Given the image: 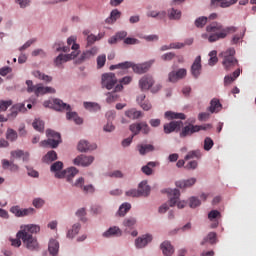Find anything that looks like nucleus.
I'll return each mask as SVG.
<instances>
[{"label": "nucleus", "instance_id": "obj_1", "mask_svg": "<svg viewBox=\"0 0 256 256\" xmlns=\"http://www.w3.org/2000/svg\"><path fill=\"white\" fill-rule=\"evenodd\" d=\"M233 33H237V27H224L223 24L219 22H212L210 25L206 26V33L201 34V37L206 39L208 43H217V41H221V39H227L228 35H232Z\"/></svg>", "mask_w": 256, "mask_h": 256}, {"label": "nucleus", "instance_id": "obj_2", "mask_svg": "<svg viewBox=\"0 0 256 256\" xmlns=\"http://www.w3.org/2000/svg\"><path fill=\"white\" fill-rule=\"evenodd\" d=\"M220 57H222V65L226 71H231L233 67L239 65V61L235 59V48L233 47L221 52Z\"/></svg>", "mask_w": 256, "mask_h": 256}, {"label": "nucleus", "instance_id": "obj_3", "mask_svg": "<svg viewBox=\"0 0 256 256\" xmlns=\"http://www.w3.org/2000/svg\"><path fill=\"white\" fill-rule=\"evenodd\" d=\"M18 239H21L25 249L31 252H39L41 251V244H39V240L37 236H33L32 234H24L19 235L16 234Z\"/></svg>", "mask_w": 256, "mask_h": 256}, {"label": "nucleus", "instance_id": "obj_4", "mask_svg": "<svg viewBox=\"0 0 256 256\" xmlns=\"http://www.w3.org/2000/svg\"><path fill=\"white\" fill-rule=\"evenodd\" d=\"M47 140L40 142V147H51V149H57L61 143V134L55 130H46Z\"/></svg>", "mask_w": 256, "mask_h": 256}, {"label": "nucleus", "instance_id": "obj_5", "mask_svg": "<svg viewBox=\"0 0 256 256\" xmlns=\"http://www.w3.org/2000/svg\"><path fill=\"white\" fill-rule=\"evenodd\" d=\"M166 193L169 198L168 203L170 207H175V205H177L178 209H185L187 202L179 200L181 197V191H179V189L168 188L166 189Z\"/></svg>", "mask_w": 256, "mask_h": 256}, {"label": "nucleus", "instance_id": "obj_6", "mask_svg": "<svg viewBox=\"0 0 256 256\" xmlns=\"http://www.w3.org/2000/svg\"><path fill=\"white\" fill-rule=\"evenodd\" d=\"M9 211L12 213V215H14V217H17L18 219L29 217L30 215H35L36 213L35 208L33 207L21 208L19 205L10 207Z\"/></svg>", "mask_w": 256, "mask_h": 256}, {"label": "nucleus", "instance_id": "obj_7", "mask_svg": "<svg viewBox=\"0 0 256 256\" xmlns=\"http://www.w3.org/2000/svg\"><path fill=\"white\" fill-rule=\"evenodd\" d=\"M101 85L103 89L111 91V89H113V87L117 85V76H115V74L111 72L102 74Z\"/></svg>", "mask_w": 256, "mask_h": 256}, {"label": "nucleus", "instance_id": "obj_8", "mask_svg": "<svg viewBox=\"0 0 256 256\" xmlns=\"http://www.w3.org/2000/svg\"><path fill=\"white\" fill-rule=\"evenodd\" d=\"M77 55H79V52L76 51H73L70 54L60 53L56 58H54V65L58 69H61V67H63V63H67L68 61L75 59Z\"/></svg>", "mask_w": 256, "mask_h": 256}, {"label": "nucleus", "instance_id": "obj_9", "mask_svg": "<svg viewBox=\"0 0 256 256\" xmlns=\"http://www.w3.org/2000/svg\"><path fill=\"white\" fill-rule=\"evenodd\" d=\"M93 161H95L94 156L81 154L74 158L73 164L77 167H90V165H93Z\"/></svg>", "mask_w": 256, "mask_h": 256}, {"label": "nucleus", "instance_id": "obj_10", "mask_svg": "<svg viewBox=\"0 0 256 256\" xmlns=\"http://www.w3.org/2000/svg\"><path fill=\"white\" fill-rule=\"evenodd\" d=\"M38 233H41L39 224H26L21 226V230L16 235H37Z\"/></svg>", "mask_w": 256, "mask_h": 256}, {"label": "nucleus", "instance_id": "obj_11", "mask_svg": "<svg viewBox=\"0 0 256 256\" xmlns=\"http://www.w3.org/2000/svg\"><path fill=\"white\" fill-rule=\"evenodd\" d=\"M153 241V235L147 233L143 234L140 237L136 238L134 241V245L136 249H145Z\"/></svg>", "mask_w": 256, "mask_h": 256}, {"label": "nucleus", "instance_id": "obj_12", "mask_svg": "<svg viewBox=\"0 0 256 256\" xmlns=\"http://www.w3.org/2000/svg\"><path fill=\"white\" fill-rule=\"evenodd\" d=\"M203 71V65H201V56H197L191 65L190 73L194 79H199Z\"/></svg>", "mask_w": 256, "mask_h": 256}, {"label": "nucleus", "instance_id": "obj_13", "mask_svg": "<svg viewBox=\"0 0 256 256\" xmlns=\"http://www.w3.org/2000/svg\"><path fill=\"white\" fill-rule=\"evenodd\" d=\"M77 149L80 153H89L97 149V143L89 142L87 140H80L78 142Z\"/></svg>", "mask_w": 256, "mask_h": 256}, {"label": "nucleus", "instance_id": "obj_14", "mask_svg": "<svg viewBox=\"0 0 256 256\" xmlns=\"http://www.w3.org/2000/svg\"><path fill=\"white\" fill-rule=\"evenodd\" d=\"M183 127V121H171L170 123L164 124V133L171 135V133H179Z\"/></svg>", "mask_w": 256, "mask_h": 256}, {"label": "nucleus", "instance_id": "obj_15", "mask_svg": "<svg viewBox=\"0 0 256 256\" xmlns=\"http://www.w3.org/2000/svg\"><path fill=\"white\" fill-rule=\"evenodd\" d=\"M25 111H27V108L25 107V103L14 104L10 109V113H8L7 115V121H9V119L11 120L16 119L19 113H25Z\"/></svg>", "mask_w": 256, "mask_h": 256}, {"label": "nucleus", "instance_id": "obj_16", "mask_svg": "<svg viewBox=\"0 0 256 256\" xmlns=\"http://www.w3.org/2000/svg\"><path fill=\"white\" fill-rule=\"evenodd\" d=\"M51 173H54L56 179H65V170H63V162L56 161L50 166Z\"/></svg>", "mask_w": 256, "mask_h": 256}, {"label": "nucleus", "instance_id": "obj_17", "mask_svg": "<svg viewBox=\"0 0 256 256\" xmlns=\"http://www.w3.org/2000/svg\"><path fill=\"white\" fill-rule=\"evenodd\" d=\"M122 227H124V233L129 234L135 227H137V218L134 216H128L122 221Z\"/></svg>", "mask_w": 256, "mask_h": 256}, {"label": "nucleus", "instance_id": "obj_18", "mask_svg": "<svg viewBox=\"0 0 256 256\" xmlns=\"http://www.w3.org/2000/svg\"><path fill=\"white\" fill-rule=\"evenodd\" d=\"M155 85V80L153 79V76L147 74L144 75L140 80H139V87L141 91H149L151 87Z\"/></svg>", "mask_w": 256, "mask_h": 256}, {"label": "nucleus", "instance_id": "obj_19", "mask_svg": "<svg viewBox=\"0 0 256 256\" xmlns=\"http://www.w3.org/2000/svg\"><path fill=\"white\" fill-rule=\"evenodd\" d=\"M155 63V60H150L148 62H144L142 64H134L132 63V69L134 73H137L138 75H143V73H147L149 69H151V65Z\"/></svg>", "mask_w": 256, "mask_h": 256}, {"label": "nucleus", "instance_id": "obj_20", "mask_svg": "<svg viewBox=\"0 0 256 256\" xmlns=\"http://www.w3.org/2000/svg\"><path fill=\"white\" fill-rule=\"evenodd\" d=\"M55 93H57L55 88L51 86H43V84L39 83L37 84L36 92L34 95H36V97H41L43 95H53Z\"/></svg>", "mask_w": 256, "mask_h": 256}, {"label": "nucleus", "instance_id": "obj_21", "mask_svg": "<svg viewBox=\"0 0 256 256\" xmlns=\"http://www.w3.org/2000/svg\"><path fill=\"white\" fill-rule=\"evenodd\" d=\"M97 53H99V47L97 46H94L89 50H85L78 58V63H83L88 61V59H92V57H95Z\"/></svg>", "mask_w": 256, "mask_h": 256}, {"label": "nucleus", "instance_id": "obj_22", "mask_svg": "<svg viewBox=\"0 0 256 256\" xmlns=\"http://www.w3.org/2000/svg\"><path fill=\"white\" fill-rule=\"evenodd\" d=\"M123 235V230L119 226H112L103 232L102 237L106 239H111V237H121Z\"/></svg>", "mask_w": 256, "mask_h": 256}, {"label": "nucleus", "instance_id": "obj_23", "mask_svg": "<svg viewBox=\"0 0 256 256\" xmlns=\"http://www.w3.org/2000/svg\"><path fill=\"white\" fill-rule=\"evenodd\" d=\"M52 104L54 111H71V105L63 102V100L59 98H54Z\"/></svg>", "mask_w": 256, "mask_h": 256}, {"label": "nucleus", "instance_id": "obj_24", "mask_svg": "<svg viewBox=\"0 0 256 256\" xmlns=\"http://www.w3.org/2000/svg\"><path fill=\"white\" fill-rule=\"evenodd\" d=\"M197 183V178H189L186 180H178L175 182V185L178 189H189V187H193Z\"/></svg>", "mask_w": 256, "mask_h": 256}, {"label": "nucleus", "instance_id": "obj_25", "mask_svg": "<svg viewBox=\"0 0 256 256\" xmlns=\"http://www.w3.org/2000/svg\"><path fill=\"white\" fill-rule=\"evenodd\" d=\"M196 129H198V127H195V125L188 124L181 129L179 136L181 139H185V137H191L193 133H197Z\"/></svg>", "mask_w": 256, "mask_h": 256}, {"label": "nucleus", "instance_id": "obj_26", "mask_svg": "<svg viewBox=\"0 0 256 256\" xmlns=\"http://www.w3.org/2000/svg\"><path fill=\"white\" fill-rule=\"evenodd\" d=\"M79 174V169L76 167H69L67 169H64V179L70 184L73 183V179L75 176Z\"/></svg>", "mask_w": 256, "mask_h": 256}, {"label": "nucleus", "instance_id": "obj_27", "mask_svg": "<svg viewBox=\"0 0 256 256\" xmlns=\"http://www.w3.org/2000/svg\"><path fill=\"white\" fill-rule=\"evenodd\" d=\"M48 253L51 256L59 255V241L55 238H51L48 242Z\"/></svg>", "mask_w": 256, "mask_h": 256}, {"label": "nucleus", "instance_id": "obj_28", "mask_svg": "<svg viewBox=\"0 0 256 256\" xmlns=\"http://www.w3.org/2000/svg\"><path fill=\"white\" fill-rule=\"evenodd\" d=\"M137 190L140 197H149L151 195V186L147 184L146 180L139 183Z\"/></svg>", "mask_w": 256, "mask_h": 256}, {"label": "nucleus", "instance_id": "obj_29", "mask_svg": "<svg viewBox=\"0 0 256 256\" xmlns=\"http://www.w3.org/2000/svg\"><path fill=\"white\" fill-rule=\"evenodd\" d=\"M79 231H81V223L76 222L72 225L70 229H68L66 233V238L71 240L75 239V237L79 235Z\"/></svg>", "mask_w": 256, "mask_h": 256}, {"label": "nucleus", "instance_id": "obj_30", "mask_svg": "<svg viewBox=\"0 0 256 256\" xmlns=\"http://www.w3.org/2000/svg\"><path fill=\"white\" fill-rule=\"evenodd\" d=\"M183 13L179 9L169 8L167 10V17L170 21H181Z\"/></svg>", "mask_w": 256, "mask_h": 256}, {"label": "nucleus", "instance_id": "obj_31", "mask_svg": "<svg viewBox=\"0 0 256 256\" xmlns=\"http://www.w3.org/2000/svg\"><path fill=\"white\" fill-rule=\"evenodd\" d=\"M160 249L164 256H171L175 253V248H173V245H171V242L169 241H164L160 245Z\"/></svg>", "mask_w": 256, "mask_h": 256}, {"label": "nucleus", "instance_id": "obj_32", "mask_svg": "<svg viewBox=\"0 0 256 256\" xmlns=\"http://www.w3.org/2000/svg\"><path fill=\"white\" fill-rule=\"evenodd\" d=\"M165 119H168V121H171L173 119H180L181 121H185L187 119V116L184 113L179 112H173V111H166L164 113Z\"/></svg>", "mask_w": 256, "mask_h": 256}, {"label": "nucleus", "instance_id": "obj_33", "mask_svg": "<svg viewBox=\"0 0 256 256\" xmlns=\"http://www.w3.org/2000/svg\"><path fill=\"white\" fill-rule=\"evenodd\" d=\"M32 75L36 78L39 79V81H43V83H51L53 81V77L50 75H47L39 70H35L32 72Z\"/></svg>", "mask_w": 256, "mask_h": 256}, {"label": "nucleus", "instance_id": "obj_34", "mask_svg": "<svg viewBox=\"0 0 256 256\" xmlns=\"http://www.w3.org/2000/svg\"><path fill=\"white\" fill-rule=\"evenodd\" d=\"M66 119L68 121H74L76 125H83V118L79 117V114H77V112L68 110L66 113Z\"/></svg>", "mask_w": 256, "mask_h": 256}, {"label": "nucleus", "instance_id": "obj_35", "mask_svg": "<svg viewBox=\"0 0 256 256\" xmlns=\"http://www.w3.org/2000/svg\"><path fill=\"white\" fill-rule=\"evenodd\" d=\"M52 49H54L56 53H69V46H65V42L62 40H56L52 46Z\"/></svg>", "mask_w": 256, "mask_h": 256}, {"label": "nucleus", "instance_id": "obj_36", "mask_svg": "<svg viewBox=\"0 0 256 256\" xmlns=\"http://www.w3.org/2000/svg\"><path fill=\"white\" fill-rule=\"evenodd\" d=\"M221 109H223V105L221 104L219 99L213 98L210 101V106L208 108V111H210L211 113H219V111H221Z\"/></svg>", "mask_w": 256, "mask_h": 256}, {"label": "nucleus", "instance_id": "obj_37", "mask_svg": "<svg viewBox=\"0 0 256 256\" xmlns=\"http://www.w3.org/2000/svg\"><path fill=\"white\" fill-rule=\"evenodd\" d=\"M159 165V162H148L146 165L142 166L141 171L144 175L151 176L153 175V169Z\"/></svg>", "mask_w": 256, "mask_h": 256}, {"label": "nucleus", "instance_id": "obj_38", "mask_svg": "<svg viewBox=\"0 0 256 256\" xmlns=\"http://www.w3.org/2000/svg\"><path fill=\"white\" fill-rule=\"evenodd\" d=\"M129 211H131V203L124 202L119 206L116 215H118V217H125Z\"/></svg>", "mask_w": 256, "mask_h": 256}, {"label": "nucleus", "instance_id": "obj_39", "mask_svg": "<svg viewBox=\"0 0 256 256\" xmlns=\"http://www.w3.org/2000/svg\"><path fill=\"white\" fill-rule=\"evenodd\" d=\"M137 149L140 155H147V153L155 151V146L153 144H139Z\"/></svg>", "mask_w": 256, "mask_h": 256}, {"label": "nucleus", "instance_id": "obj_40", "mask_svg": "<svg viewBox=\"0 0 256 256\" xmlns=\"http://www.w3.org/2000/svg\"><path fill=\"white\" fill-rule=\"evenodd\" d=\"M121 17V11L114 9L110 12V16L108 18H106V23H108V25H113V23H115L117 21V19H119Z\"/></svg>", "mask_w": 256, "mask_h": 256}, {"label": "nucleus", "instance_id": "obj_41", "mask_svg": "<svg viewBox=\"0 0 256 256\" xmlns=\"http://www.w3.org/2000/svg\"><path fill=\"white\" fill-rule=\"evenodd\" d=\"M133 81L132 76H125L122 79L118 81L119 84L115 86V91H123V85H130V83Z\"/></svg>", "mask_w": 256, "mask_h": 256}, {"label": "nucleus", "instance_id": "obj_42", "mask_svg": "<svg viewBox=\"0 0 256 256\" xmlns=\"http://www.w3.org/2000/svg\"><path fill=\"white\" fill-rule=\"evenodd\" d=\"M84 108L90 113H97V111H101V105L97 102H84Z\"/></svg>", "mask_w": 256, "mask_h": 256}, {"label": "nucleus", "instance_id": "obj_43", "mask_svg": "<svg viewBox=\"0 0 256 256\" xmlns=\"http://www.w3.org/2000/svg\"><path fill=\"white\" fill-rule=\"evenodd\" d=\"M43 163H53V161H57V152L55 150H51L46 153V155L42 158Z\"/></svg>", "mask_w": 256, "mask_h": 256}, {"label": "nucleus", "instance_id": "obj_44", "mask_svg": "<svg viewBox=\"0 0 256 256\" xmlns=\"http://www.w3.org/2000/svg\"><path fill=\"white\" fill-rule=\"evenodd\" d=\"M33 129L35 131H38L39 133H43L45 131V122L39 118H35L33 123H32Z\"/></svg>", "mask_w": 256, "mask_h": 256}, {"label": "nucleus", "instance_id": "obj_45", "mask_svg": "<svg viewBox=\"0 0 256 256\" xmlns=\"http://www.w3.org/2000/svg\"><path fill=\"white\" fill-rule=\"evenodd\" d=\"M247 29H244L243 32L234 34L230 40L232 45H239V43H243V37H245V32Z\"/></svg>", "mask_w": 256, "mask_h": 256}, {"label": "nucleus", "instance_id": "obj_46", "mask_svg": "<svg viewBox=\"0 0 256 256\" xmlns=\"http://www.w3.org/2000/svg\"><path fill=\"white\" fill-rule=\"evenodd\" d=\"M130 67L133 68V63L129 61L121 62L116 65L110 66V71H115V69H130Z\"/></svg>", "mask_w": 256, "mask_h": 256}, {"label": "nucleus", "instance_id": "obj_47", "mask_svg": "<svg viewBox=\"0 0 256 256\" xmlns=\"http://www.w3.org/2000/svg\"><path fill=\"white\" fill-rule=\"evenodd\" d=\"M201 157H203L201 150H192L187 153L184 159L185 161H189V159H201Z\"/></svg>", "mask_w": 256, "mask_h": 256}, {"label": "nucleus", "instance_id": "obj_48", "mask_svg": "<svg viewBox=\"0 0 256 256\" xmlns=\"http://www.w3.org/2000/svg\"><path fill=\"white\" fill-rule=\"evenodd\" d=\"M210 243L211 245H215L217 243V233L210 232L207 237L201 242V245H205V243Z\"/></svg>", "mask_w": 256, "mask_h": 256}, {"label": "nucleus", "instance_id": "obj_49", "mask_svg": "<svg viewBox=\"0 0 256 256\" xmlns=\"http://www.w3.org/2000/svg\"><path fill=\"white\" fill-rule=\"evenodd\" d=\"M125 115L129 119H139V117H141V115H143V113L136 109H130L125 112Z\"/></svg>", "mask_w": 256, "mask_h": 256}, {"label": "nucleus", "instance_id": "obj_50", "mask_svg": "<svg viewBox=\"0 0 256 256\" xmlns=\"http://www.w3.org/2000/svg\"><path fill=\"white\" fill-rule=\"evenodd\" d=\"M118 93H119V91H115V88H114L113 92H108L106 94L107 95L106 102L107 103H115V101H117V99H119Z\"/></svg>", "mask_w": 256, "mask_h": 256}, {"label": "nucleus", "instance_id": "obj_51", "mask_svg": "<svg viewBox=\"0 0 256 256\" xmlns=\"http://www.w3.org/2000/svg\"><path fill=\"white\" fill-rule=\"evenodd\" d=\"M209 18L202 16V17H198L195 22L194 25L195 27H197L198 29H203V27H205V25H207V21Z\"/></svg>", "mask_w": 256, "mask_h": 256}, {"label": "nucleus", "instance_id": "obj_52", "mask_svg": "<svg viewBox=\"0 0 256 256\" xmlns=\"http://www.w3.org/2000/svg\"><path fill=\"white\" fill-rule=\"evenodd\" d=\"M19 137V135L17 134V131L8 128L6 131V139H8V141H11L12 143Z\"/></svg>", "mask_w": 256, "mask_h": 256}, {"label": "nucleus", "instance_id": "obj_53", "mask_svg": "<svg viewBox=\"0 0 256 256\" xmlns=\"http://www.w3.org/2000/svg\"><path fill=\"white\" fill-rule=\"evenodd\" d=\"M115 129H116V126H115V124H113V122H111V121H107V122L103 125V127H102V131H103L104 133H113V132H115Z\"/></svg>", "mask_w": 256, "mask_h": 256}, {"label": "nucleus", "instance_id": "obj_54", "mask_svg": "<svg viewBox=\"0 0 256 256\" xmlns=\"http://www.w3.org/2000/svg\"><path fill=\"white\" fill-rule=\"evenodd\" d=\"M11 105H13V100H0V113L7 111Z\"/></svg>", "mask_w": 256, "mask_h": 256}, {"label": "nucleus", "instance_id": "obj_55", "mask_svg": "<svg viewBox=\"0 0 256 256\" xmlns=\"http://www.w3.org/2000/svg\"><path fill=\"white\" fill-rule=\"evenodd\" d=\"M76 41H77V37L70 36L67 39V45H72L71 49L77 53V51H79V44L75 43Z\"/></svg>", "mask_w": 256, "mask_h": 256}, {"label": "nucleus", "instance_id": "obj_56", "mask_svg": "<svg viewBox=\"0 0 256 256\" xmlns=\"http://www.w3.org/2000/svg\"><path fill=\"white\" fill-rule=\"evenodd\" d=\"M129 129L132 133V137H135V135H139L141 132V122L140 123H134L129 126Z\"/></svg>", "mask_w": 256, "mask_h": 256}, {"label": "nucleus", "instance_id": "obj_57", "mask_svg": "<svg viewBox=\"0 0 256 256\" xmlns=\"http://www.w3.org/2000/svg\"><path fill=\"white\" fill-rule=\"evenodd\" d=\"M208 219L209 221H217L221 219V212L218 210H212L208 213Z\"/></svg>", "mask_w": 256, "mask_h": 256}, {"label": "nucleus", "instance_id": "obj_58", "mask_svg": "<svg viewBox=\"0 0 256 256\" xmlns=\"http://www.w3.org/2000/svg\"><path fill=\"white\" fill-rule=\"evenodd\" d=\"M14 3L20 7V9H27L31 7V0H14Z\"/></svg>", "mask_w": 256, "mask_h": 256}, {"label": "nucleus", "instance_id": "obj_59", "mask_svg": "<svg viewBox=\"0 0 256 256\" xmlns=\"http://www.w3.org/2000/svg\"><path fill=\"white\" fill-rule=\"evenodd\" d=\"M201 205V200L199 198L192 196L189 198V207L191 209H196V207H199Z\"/></svg>", "mask_w": 256, "mask_h": 256}, {"label": "nucleus", "instance_id": "obj_60", "mask_svg": "<svg viewBox=\"0 0 256 256\" xmlns=\"http://www.w3.org/2000/svg\"><path fill=\"white\" fill-rule=\"evenodd\" d=\"M213 145H215L213 139L210 137H206L204 139V151H211V149H213Z\"/></svg>", "mask_w": 256, "mask_h": 256}, {"label": "nucleus", "instance_id": "obj_61", "mask_svg": "<svg viewBox=\"0 0 256 256\" xmlns=\"http://www.w3.org/2000/svg\"><path fill=\"white\" fill-rule=\"evenodd\" d=\"M72 187H77L78 189H83L85 186V178L79 177L75 180V182L71 183Z\"/></svg>", "mask_w": 256, "mask_h": 256}, {"label": "nucleus", "instance_id": "obj_62", "mask_svg": "<svg viewBox=\"0 0 256 256\" xmlns=\"http://www.w3.org/2000/svg\"><path fill=\"white\" fill-rule=\"evenodd\" d=\"M237 0H223L221 3L218 4V7L221 9H227V7H231V5H235Z\"/></svg>", "mask_w": 256, "mask_h": 256}, {"label": "nucleus", "instance_id": "obj_63", "mask_svg": "<svg viewBox=\"0 0 256 256\" xmlns=\"http://www.w3.org/2000/svg\"><path fill=\"white\" fill-rule=\"evenodd\" d=\"M32 205L33 207H35L36 209H41V207H43V205H45V200L43 198H35L32 201Z\"/></svg>", "mask_w": 256, "mask_h": 256}, {"label": "nucleus", "instance_id": "obj_64", "mask_svg": "<svg viewBox=\"0 0 256 256\" xmlns=\"http://www.w3.org/2000/svg\"><path fill=\"white\" fill-rule=\"evenodd\" d=\"M26 85H27V93H36L37 91V84L34 85L33 82L31 80H27L26 81Z\"/></svg>", "mask_w": 256, "mask_h": 256}]
</instances>
